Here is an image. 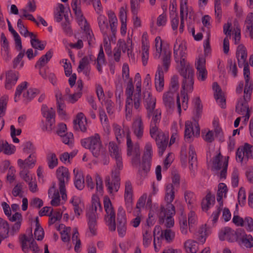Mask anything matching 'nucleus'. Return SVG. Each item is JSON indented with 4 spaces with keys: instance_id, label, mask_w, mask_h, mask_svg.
<instances>
[{
    "instance_id": "dca6fc26",
    "label": "nucleus",
    "mask_w": 253,
    "mask_h": 253,
    "mask_svg": "<svg viewBox=\"0 0 253 253\" xmlns=\"http://www.w3.org/2000/svg\"><path fill=\"white\" fill-rule=\"evenodd\" d=\"M249 159H253V146L246 143L237 150L236 160L237 162L243 163Z\"/></svg>"
},
{
    "instance_id": "864d4df0",
    "label": "nucleus",
    "mask_w": 253,
    "mask_h": 253,
    "mask_svg": "<svg viewBox=\"0 0 253 253\" xmlns=\"http://www.w3.org/2000/svg\"><path fill=\"white\" fill-rule=\"evenodd\" d=\"M97 22L100 30L103 35H106L109 31V23L107 18L103 14H100L97 17Z\"/></svg>"
},
{
    "instance_id": "bb28decb",
    "label": "nucleus",
    "mask_w": 253,
    "mask_h": 253,
    "mask_svg": "<svg viewBox=\"0 0 253 253\" xmlns=\"http://www.w3.org/2000/svg\"><path fill=\"white\" fill-rule=\"evenodd\" d=\"M231 26V23L229 22H228L223 26V32L225 35H227V37L228 36L231 35L232 32L234 43L238 44L241 40V30L239 27L238 24L236 23L234 24L235 28L233 31H232Z\"/></svg>"
},
{
    "instance_id": "ea45409f",
    "label": "nucleus",
    "mask_w": 253,
    "mask_h": 253,
    "mask_svg": "<svg viewBox=\"0 0 253 253\" xmlns=\"http://www.w3.org/2000/svg\"><path fill=\"white\" fill-rule=\"evenodd\" d=\"M212 89L216 102L221 108H225L226 105L225 96L216 83H213Z\"/></svg>"
},
{
    "instance_id": "0e129e2a",
    "label": "nucleus",
    "mask_w": 253,
    "mask_h": 253,
    "mask_svg": "<svg viewBox=\"0 0 253 253\" xmlns=\"http://www.w3.org/2000/svg\"><path fill=\"white\" fill-rule=\"evenodd\" d=\"M52 56V52L51 50L47 51L45 55H42L37 62L35 67L38 68H41L45 66L50 60Z\"/></svg>"
},
{
    "instance_id": "f8f14e48",
    "label": "nucleus",
    "mask_w": 253,
    "mask_h": 253,
    "mask_svg": "<svg viewBox=\"0 0 253 253\" xmlns=\"http://www.w3.org/2000/svg\"><path fill=\"white\" fill-rule=\"evenodd\" d=\"M126 84L125 93L126 95V118L127 121H130L132 116V108L134 106V86L132 80L125 82Z\"/></svg>"
},
{
    "instance_id": "8fccbe9b",
    "label": "nucleus",
    "mask_w": 253,
    "mask_h": 253,
    "mask_svg": "<svg viewBox=\"0 0 253 253\" xmlns=\"http://www.w3.org/2000/svg\"><path fill=\"white\" fill-rule=\"evenodd\" d=\"M1 41V53L5 60H9L11 58V55L9 52L8 43L3 33L0 35Z\"/></svg>"
},
{
    "instance_id": "f257e3e1",
    "label": "nucleus",
    "mask_w": 253,
    "mask_h": 253,
    "mask_svg": "<svg viewBox=\"0 0 253 253\" xmlns=\"http://www.w3.org/2000/svg\"><path fill=\"white\" fill-rule=\"evenodd\" d=\"M186 43L180 38H177L173 45L174 58L176 63V69L183 77V91L176 97V106L179 116L182 110L188 108V98L185 92H191L193 89L194 71L192 67L185 60L186 57Z\"/></svg>"
},
{
    "instance_id": "b1692460",
    "label": "nucleus",
    "mask_w": 253,
    "mask_h": 253,
    "mask_svg": "<svg viewBox=\"0 0 253 253\" xmlns=\"http://www.w3.org/2000/svg\"><path fill=\"white\" fill-rule=\"evenodd\" d=\"M118 232L120 237H123L126 230V218L124 208L120 206L118 208L117 213Z\"/></svg>"
},
{
    "instance_id": "a211bd4d",
    "label": "nucleus",
    "mask_w": 253,
    "mask_h": 253,
    "mask_svg": "<svg viewBox=\"0 0 253 253\" xmlns=\"http://www.w3.org/2000/svg\"><path fill=\"white\" fill-rule=\"evenodd\" d=\"M153 155L152 145L150 142L145 144L143 157V162L141 165L142 169L139 170V173L142 175L146 174L150 169V160Z\"/></svg>"
},
{
    "instance_id": "09e8293b",
    "label": "nucleus",
    "mask_w": 253,
    "mask_h": 253,
    "mask_svg": "<svg viewBox=\"0 0 253 253\" xmlns=\"http://www.w3.org/2000/svg\"><path fill=\"white\" fill-rule=\"evenodd\" d=\"M248 100L244 97L239 98L236 104V111L241 115H244L246 112H250L248 105Z\"/></svg>"
},
{
    "instance_id": "9b49d317",
    "label": "nucleus",
    "mask_w": 253,
    "mask_h": 253,
    "mask_svg": "<svg viewBox=\"0 0 253 253\" xmlns=\"http://www.w3.org/2000/svg\"><path fill=\"white\" fill-rule=\"evenodd\" d=\"M175 214V209L173 205H169V208H165V206H161L159 213L160 223L164 224L167 228H170L174 224L173 216Z\"/></svg>"
},
{
    "instance_id": "e433bc0d",
    "label": "nucleus",
    "mask_w": 253,
    "mask_h": 253,
    "mask_svg": "<svg viewBox=\"0 0 253 253\" xmlns=\"http://www.w3.org/2000/svg\"><path fill=\"white\" fill-rule=\"evenodd\" d=\"M74 182L75 186L79 190L84 187V178L82 171L79 168H75L73 170Z\"/></svg>"
},
{
    "instance_id": "37998d69",
    "label": "nucleus",
    "mask_w": 253,
    "mask_h": 253,
    "mask_svg": "<svg viewBox=\"0 0 253 253\" xmlns=\"http://www.w3.org/2000/svg\"><path fill=\"white\" fill-rule=\"evenodd\" d=\"M143 1V0H130L131 11L134 14L132 17V22L134 27L136 28L141 27V21L135 14L137 12L139 4Z\"/></svg>"
},
{
    "instance_id": "4be33fe9",
    "label": "nucleus",
    "mask_w": 253,
    "mask_h": 253,
    "mask_svg": "<svg viewBox=\"0 0 253 253\" xmlns=\"http://www.w3.org/2000/svg\"><path fill=\"white\" fill-rule=\"evenodd\" d=\"M22 251L28 253L31 250L33 253H39L40 250L36 241L32 237L23 235L20 239Z\"/></svg>"
},
{
    "instance_id": "1a4fd4ad",
    "label": "nucleus",
    "mask_w": 253,
    "mask_h": 253,
    "mask_svg": "<svg viewBox=\"0 0 253 253\" xmlns=\"http://www.w3.org/2000/svg\"><path fill=\"white\" fill-rule=\"evenodd\" d=\"M180 24L179 31L183 32L184 27V20L190 24L194 21L195 13L193 8L188 3V0H180Z\"/></svg>"
},
{
    "instance_id": "49530a36",
    "label": "nucleus",
    "mask_w": 253,
    "mask_h": 253,
    "mask_svg": "<svg viewBox=\"0 0 253 253\" xmlns=\"http://www.w3.org/2000/svg\"><path fill=\"white\" fill-rule=\"evenodd\" d=\"M161 228L160 226H156L154 230V242L153 245L155 251L158 252L162 247L163 233H160Z\"/></svg>"
},
{
    "instance_id": "680f3d73",
    "label": "nucleus",
    "mask_w": 253,
    "mask_h": 253,
    "mask_svg": "<svg viewBox=\"0 0 253 253\" xmlns=\"http://www.w3.org/2000/svg\"><path fill=\"white\" fill-rule=\"evenodd\" d=\"M65 7L61 3H58L54 9V20L57 22H60L63 19L64 15Z\"/></svg>"
},
{
    "instance_id": "774afa93",
    "label": "nucleus",
    "mask_w": 253,
    "mask_h": 253,
    "mask_svg": "<svg viewBox=\"0 0 253 253\" xmlns=\"http://www.w3.org/2000/svg\"><path fill=\"white\" fill-rule=\"evenodd\" d=\"M246 29L249 32L250 37L253 39V13H250L247 17L245 22Z\"/></svg>"
},
{
    "instance_id": "c85d7f7f",
    "label": "nucleus",
    "mask_w": 253,
    "mask_h": 253,
    "mask_svg": "<svg viewBox=\"0 0 253 253\" xmlns=\"http://www.w3.org/2000/svg\"><path fill=\"white\" fill-rule=\"evenodd\" d=\"M164 64L159 65L155 76V87L156 90L159 92H162L164 88Z\"/></svg>"
},
{
    "instance_id": "473e14b6",
    "label": "nucleus",
    "mask_w": 253,
    "mask_h": 253,
    "mask_svg": "<svg viewBox=\"0 0 253 253\" xmlns=\"http://www.w3.org/2000/svg\"><path fill=\"white\" fill-rule=\"evenodd\" d=\"M237 237L241 246L246 248H253V237L250 234H247L244 230H237Z\"/></svg>"
},
{
    "instance_id": "423d86ee",
    "label": "nucleus",
    "mask_w": 253,
    "mask_h": 253,
    "mask_svg": "<svg viewBox=\"0 0 253 253\" xmlns=\"http://www.w3.org/2000/svg\"><path fill=\"white\" fill-rule=\"evenodd\" d=\"M144 99L146 103V107L148 112V116H152L150 123L159 125L161 119V110L159 109L155 110L156 98L152 96L148 91L144 93Z\"/></svg>"
},
{
    "instance_id": "4468645a",
    "label": "nucleus",
    "mask_w": 253,
    "mask_h": 253,
    "mask_svg": "<svg viewBox=\"0 0 253 253\" xmlns=\"http://www.w3.org/2000/svg\"><path fill=\"white\" fill-rule=\"evenodd\" d=\"M150 44L149 37L146 32L143 33L141 39V46L139 51L143 66H146L148 62L150 55Z\"/></svg>"
},
{
    "instance_id": "3c124183",
    "label": "nucleus",
    "mask_w": 253,
    "mask_h": 253,
    "mask_svg": "<svg viewBox=\"0 0 253 253\" xmlns=\"http://www.w3.org/2000/svg\"><path fill=\"white\" fill-rule=\"evenodd\" d=\"M183 247L187 253H196L199 250L198 242L191 239H187L184 242Z\"/></svg>"
},
{
    "instance_id": "ddd939ff",
    "label": "nucleus",
    "mask_w": 253,
    "mask_h": 253,
    "mask_svg": "<svg viewBox=\"0 0 253 253\" xmlns=\"http://www.w3.org/2000/svg\"><path fill=\"white\" fill-rule=\"evenodd\" d=\"M121 169H113L112 171V181H111L109 176H106L105 179V185L108 192L113 195L117 192L120 187V172Z\"/></svg>"
},
{
    "instance_id": "338daca9",
    "label": "nucleus",
    "mask_w": 253,
    "mask_h": 253,
    "mask_svg": "<svg viewBox=\"0 0 253 253\" xmlns=\"http://www.w3.org/2000/svg\"><path fill=\"white\" fill-rule=\"evenodd\" d=\"M0 149L1 152L7 155H11L15 153L16 147L11 144H9L6 141L3 142L1 145Z\"/></svg>"
},
{
    "instance_id": "13d9d810",
    "label": "nucleus",
    "mask_w": 253,
    "mask_h": 253,
    "mask_svg": "<svg viewBox=\"0 0 253 253\" xmlns=\"http://www.w3.org/2000/svg\"><path fill=\"white\" fill-rule=\"evenodd\" d=\"M215 197L211 193H208L202 202V208L203 211H207L214 204Z\"/></svg>"
},
{
    "instance_id": "69168bd1",
    "label": "nucleus",
    "mask_w": 253,
    "mask_h": 253,
    "mask_svg": "<svg viewBox=\"0 0 253 253\" xmlns=\"http://www.w3.org/2000/svg\"><path fill=\"white\" fill-rule=\"evenodd\" d=\"M46 161L48 168L50 169H53L58 164V160L55 153L53 152L49 153L46 156Z\"/></svg>"
},
{
    "instance_id": "58836bf2",
    "label": "nucleus",
    "mask_w": 253,
    "mask_h": 253,
    "mask_svg": "<svg viewBox=\"0 0 253 253\" xmlns=\"http://www.w3.org/2000/svg\"><path fill=\"white\" fill-rule=\"evenodd\" d=\"M86 119L84 114L81 112L78 113L74 120V128L84 132L86 130Z\"/></svg>"
},
{
    "instance_id": "4d7b16f0",
    "label": "nucleus",
    "mask_w": 253,
    "mask_h": 253,
    "mask_svg": "<svg viewBox=\"0 0 253 253\" xmlns=\"http://www.w3.org/2000/svg\"><path fill=\"white\" fill-rule=\"evenodd\" d=\"M57 230L60 231L62 240L64 242L69 241L70 237L69 234L71 232V228L66 227L64 224H61L57 227Z\"/></svg>"
},
{
    "instance_id": "f704fd0d",
    "label": "nucleus",
    "mask_w": 253,
    "mask_h": 253,
    "mask_svg": "<svg viewBox=\"0 0 253 253\" xmlns=\"http://www.w3.org/2000/svg\"><path fill=\"white\" fill-rule=\"evenodd\" d=\"M119 18L121 22L120 33L125 36L127 31V9L126 6H122L119 9Z\"/></svg>"
},
{
    "instance_id": "f03ea898",
    "label": "nucleus",
    "mask_w": 253,
    "mask_h": 253,
    "mask_svg": "<svg viewBox=\"0 0 253 253\" xmlns=\"http://www.w3.org/2000/svg\"><path fill=\"white\" fill-rule=\"evenodd\" d=\"M71 6L75 14L76 20L83 31L82 38L83 40H91L93 34L83 13L81 9V0H71Z\"/></svg>"
},
{
    "instance_id": "6ab92c4d",
    "label": "nucleus",
    "mask_w": 253,
    "mask_h": 253,
    "mask_svg": "<svg viewBox=\"0 0 253 253\" xmlns=\"http://www.w3.org/2000/svg\"><path fill=\"white\" fill-rule=\"evenodd\" d=\"M200 132L198 123L194 118L185 122L184 137L186 139H190L193 136H198Z\"/></svg>"
},
{
    "instance_id": "6e6552de",
    "label": "nucleus",
    "mask_w": 253,
    "mask_h": 253,
    "mask_svg": "<svg viewBox=\"0 0 253 253\" xmlns=\"http://www.w3.org/2000/svg\"><path fill=\"white\" fill-rule=\"evenodd\" d=\"M82 145L89 149L94 157H97L101 153L102 145L99 135H94L81 140Z\"/></svg>"
},
{
    "instance_id": "5701e85b",
    "label": "nucleus",
    "mask_w": 253,
    "mask_h": 253,
    "mask_svg": "<svg viewBox=\"0 0 253 253\" xmlns=\"http://www.w3.org/2000/svg\"><path fill=\"white\" fill-rule=\"evenodd\" d=\"M124 197L126 209L128 212H131L133 205V192L131 183L129 181H126L125 183Z\"/></svg>"
},
{
    "instance_id": "a19ab883",
    "label": "nucleus",
    "mask_w": 253,
    "mask_h": 253,
    "mask_svg": "<svg viewBox=\"0 0 253 253\" xmlns=\"http://www.w3.org/2000/svg\"><path fill=\"white\" fill-rule=\"evenodd\" d=\"M175 191L172 184L168 183L165 186V195L164 200L167 203L165 208H169V206L173 205L171 203L174 199Z\"/></svg>"
},
{
    "instance_id": "7ed1b4c3",
    "label": "nucleus",
    "mask_w": 253,
    "mask_h": 253,
    "mask_svg": "<svg viewBox=\"0 0 253 253\" xmlns=\"http://www.w3.org/2000/svg\"><path fill=\"white\" fill-rule=\"evenodd\" d=\"M102 208L98 196L93 194L91 197V206L86 212L87 218L88 231L87 234L89 236H94L97 233V211H101Z\"/></svg>"
},
{
    "instance_id": "9d476101",
    "label": "nucleus",
    "mask_w": 253,
    "mask_h": 253,
    "mask_svg": "<svg viewBox=\"0 0 253 253\" xmlns=\"http://www.w3.org/2000/svg\"><path fill=\"white\" fill-rule=\"evenodd\" d=\"M103 205L106 212L104 217L105 223L110 231H114L116 228V214L112 202L107 196H105L103 198Z\"/></svg>"
},
{
    "instance_id": "c9c22d12",
    "label": "nucleus",
    "mask_w": 253,
    "mask_h": 253,
    "mask_svg": "<svg viewBox=\"0 0 253 253\" xmlns=\"http://www.w3.org/2000/svg\"><path fill=\"white\" fill-rule=\"evenodd\" d=\"M236 57L240 67L248 66L247 62V52L246 47L243 44L238 46L236 51Z\"/></svg>"
},
{
    "instance_id": "6e6d98bb",
    "label": "nucleus",
    "mask_w": 253,
    "mask_h": 253,
    "mask_svg": "<svg viewBox=\"0 0 253 253\" xmlns=\"http://www.w3.org/2000/svg\"><path fill=\"white\" fill-rule=\"evenodd\" d=\"M7 23L8 30L9 32L12 34L14 38L15 44V48L18 51H20L22 48L21 38L18 34L16 32V31L13 28L11 23L9 20H7Z\"/></svg>"
},
{
    "instance_id": "2f4dec72",
    "label": "nucleus",
    "mask_w": 253,
    "mask_h": 253,
    "mask_svg": "<svg viewBox=\"0 0 253 253\" xmlns=\"http://www.w3.org/2000/svg\"><path fill=\"white\" fill-rule=\"evenodd\" d=\"M218 237L220 240H226L230 242H234L237 237V231L229 227L221 228L218 232Z\"/></svg>"
},
{
    "instance_id": "393cba45",
    "label": "nucleus",
    "mask_w": 253,
    "mask_h": 253,
    "mask_svg": "<svg viewBox=\"0 0 253 253\" xmlns=\"http://www.w3.org/2000/svg\"><path fill=\"white\" fill-rule=\"evenodd\" d=\"M243 71L245 81L243 97L248 100H250L253 89V84L252 81L250 78V71L249 67L248 66H246L244 68Z\"/></svg>"
},
{
    "instance_id": "79ce46f5",
    "label": "nucleus",
    "mask_w": 253,
    "mask_h": 253,
    "mask_svg": "<svg viewBox=\"0 0 253 253\" xmlns=\"http://www.w3.org/2000/svg\"><path fill=\"white\" fill-rule=\"evenodd\" d=\"M48 197L51 199L50 203L52 206H58L60 204V198L58 190L55 183H53L48 189Z\"/></svg>"
},
{
    "instance_id": "de8ad7c7",
    "label": "nucleus",
    "mask_w": 253,
    "mask_h": 253,
    "mask_svg": "<svg viewBox=\"0 0 253 253\" xmlns=\"http://www.w3.org/2000/svg\"><path fill=\"white\" fill-rule=\"evenodd\" d=\"M228 190V188L225 183H220L218 185L216 193V200L220 206H223V199L227 197Z\"/></svg>"
},
{
    "instance_id": "e2e57ef3",
    "label": "nucleus",
    "mask_w": 253,
    "mask_h": 253,
    "mask_svg": "<svg viewBox=\"0 0 253 253\" xmlns=\"http://www.w3.org/2000/svg\"><path fill=\"white\" fill-rule=\"evenodd\" d=\"M96 68L99 72H102V67L106 64L105 55L103 52V47L100 46L99 52L96 60Z\"/></svg>"
},
{
    "instance_id": "412c9836",
    "label": "nucleus",
    "mask_w": 253,
    "mask_h": 253,
    "mask_svg": "<svg viewBox=\"0 0 253 253\" xmlns=\"http://www.w3.org/2000/svg\"><path fill=\"white\" fill-rule=\"evenodd\" d=\"M109 150L111 156L115 159L116 165L113 169H122L123 164L122 162V153L118 146L113 142L109 143Z\"/></svg>"
},
{
    "instance_id": "4c0bfd02",
    "label": "nucleus",
    "mask_w": 253,
    "mask_h": 253,
    "mask_svg": "<svg viewBox=\"0 0 253 253\" xmlns=\"http://www.w3.org/2000/svg\"><path fill=\"white\" fill-rule=\"evenodd\" d=\"M92 59V55H91L83 57L80 61L78 72L79 73L83 72L85 76H88L90 71L89 62Z\"/></svg>"
},
{
    "instance_id": "052dcab7",
    "label": "nucleus",
    "mask_w": 253,
    "mask_h": 253,
    "mask_svg": "<svg viewBox=\"0 0 253 253\" xmlns=\"http://www.w3.org/2000/svg\"><path fill=\"white\" fill-rule=\"evenodd\" d=\"M184 199L188 209H192L196 206V196L195 194L189 191H186L184 194Z\"/></svg>"
},
{
    "instance_id": "0eeeda50",
    "label": "nucleus",
    "mask_w": 253,
    "mask_h": 253,
    "mask_svg": "<svg viewBox=\"0 0 253 253\" xmlns=\"http://www.w3.org/2000/svg\"><path fill=\"white\" fill-rule=\"evenodd\" d=\"M27 83L24 82L18 85L16 89L14 96V100L17 102L20 99V96L22 93V99L25 102L31 101L39 93V90L35 88H30L27 90Z\"/></svg>"
},
{
    "instance_id": "7c9ffc66",
    "label": "nucleus",
    "mask_w": 253,
    "mask_h": 253,
    "mask_svg": "<svg viewBox=\"0 0 253 253\" xmlns=\"http://www.w3.org/2000/svg\"><path fill=\"white\" fill-rule=\"evenodd\" d=\"M132 132L137 139H141L144 133V126L140 116L135 117L131 127Z\"/></svg>"
},
{
    "instance_id": "bf43d9fd",
    "label": "nucleus",
    "mask_w": 253,
    "mask_h": 253,
    "mask_svg": "<svg viewBox=\"0 0 253 253\" xmlns=\"http://www.w3.org/2000/svg\"><path fill=\"white\" fill-rule=\"evenodd\" d=\"M174 92L168 90L163 94V101L165 106L168 108H171L173 105V96Z\"/></svg>"
},
{
    "instance_id": "5fc2aeb1",
    "label": "nucleus",
    "mask_w": 253,
    "mask_h": 253,
    "mask_svg": "<svg viewBox=\"0 0 253 253\" xmlns=\"http://www.w3.org/2000/svg\"><path fill=\"white\" fill-rule=\"evenodd\" d=\"M198 234V241L200 244L203 245L206 242L207 237L211 234V231L210 229L207 227V225L204 224L200 227Z\"/></svg>"
},
{
    "instance_id": "aec40b11",
    "label": "nucleus",
    "mask_w": 253,
    "mask_h": 253,
    "mask_svg": "<svg viewBox=\"0 0 253 253\" xmlns=\"http://www.w3.org/2000/svg\"><path fill=\"white\" fill-rule=\"evenodd\" d=\"M197 77L200 82L205 81L208 77V71L206 68V59L203 55L199 56L195 61Z\"/></svg>"
},
{
    "instance_id": "f3484780",
    "label": "nucleus",
    "mask_w": 253,
    "mask_h": 253,
    "mask_svg": "<svg viewBox=\"0 0 253 253\" xmlns=\"http://www.w3.org/2000/svg\"><path fill=\"white\" fill-rule=\"evenodd\" d=\"M42 114L46 119L45 125L42 127V129L45 131H51L53 128L55 122L54 110L52 108H49L46 105H42Z\"/></svg>"
},
{
    "instance_id": "603ef678",
    "label": "nucleus",
    "mask_w": 253,
    "mask_h": 253,
    "mask_svg": "<svg viewBox=\"0 0 253 253\" xmlns=\"http://www.w3.org/2000/svg\"><path fill=\"white\" fill-rule=\"evenodd\" d=\"M179 225L181 233L183 235H187L188 233V222H187L186 214L183 209H181V214L179 216Z\"/></svg>"
},
{
    "instance_id": "c03bdc74",
    "label": "nucleus",
    "mask_w": 253,
    "mask_h": 253,
    "mask_svg": "<svg viewBox=\"0 0 253 253\" xmlns=\"http://www.w3.org/2000/svg\"><path fill=\"white\" fill-rule=\"evenodd\" d=\"M7 217L9 221L15 222L12 227V230L14 232L19 231L23 219L21 213L20 212L12 213L9 214Z\"/></svg>"
},
{
    "instance_id": "a878e982",
    "label": "nucleus",
    "mask_w": 253,
    "mask_h": 253,
    "mask_svg": "<svg viewBox=\"0 0 253 253\" xmlns=\"http://www.w3.org/2000/svg\"><path fill=\"white\" fill-rule=\"evenodd\" d=\"M56 176L58 181L59 187L63 189L64 186L68 183L70 173L68 169L63 166L58 167L56 170Z\"/></svg>"
},
{
    "instance_id": "20e7f679",
    "label": "nucleus",
    "mask_w": 253,
    "mask_h": 253,
    "mask_svg": "<svg viewBox=\"0 0 253 253\" xmlns=\"http://www.w3.org/2000/svg\"><path fill=\"white\" fill-rule=\"evenodd\" d=\"M162 56L163 64L165 72L169 70L170 64V52L163 47V41L160 36L156 37L154 41V50L153 56L155 59H160Z\"/></svg>"
},
{
    "instance_id": "a18cd8bd",
    "label": "nucleus",
    "mask_w": 253,
    "mask_h": 253,
    "mask_svg": "<svg viewBox=\"0 0 253 253\" xmlns=\"http://www.w3.org/2000/svg\"><path fill=\"white\" fill-rule=\"evenodd\" d=\"M70 203L74 207L75 213L79 216L83 212L84 208V202L80 197L74 196L70 200Z\"/></svg>"
},
{
    "instance_id": "39448f33",
    "label": "nucleus",
    "mask_w": 253,
    "mask_h": 253,
    "mask_svg": "<svg viewBox=\"0 0 253 253\" xmlns=\"http://www.w3.org/2000/svg\"><path fill=\"white\" fill-rule=\"evenodd\" d=\"M158 124L150 123V133L152 138L155 139L158 147L160 156L163 155L167 147L169 136L158 129Z\"/></svg>"
},
{
    "instance_id": "72a5a7b5",
    "label": "nucleus",
    "mask_w": 253,
    "mask_h": 253,
    "mask_svg": "<svg viewBox=\"0 0 253 253\" xmlns=\"http://www.w3.org/2000/svg\"><path fill=\"white\" fill-rule=\"evenodd\" d=\"M18 73L9 70L5 72L4 87L6 89H11L16 84L18 79Z\"/></svg>"
},
{
    "instance_id": "2eb2a0df",
    "label": "nucleus",
    "mask_w": 253,
    "mask_h": 253,
    "mask_svg": "<svg viewBox=\"0 0 253 253\" xmlns=\"http://www.w3.org/2000/svg\"><path fill=\"white\" fill-rule=\"evenodd\" d=\"M126 146L127 155L131 157L132 164L135 165L140 160V146L138 143H132L128 133L126 135Z\"/></svg>"
},
{
    "instance_id": "cd10ccee",
    "label": "nucleus",
    "mask_w": 253,
    "mask_h": 253,
    "mask_svg": "<svg viewBox=\"0 0 253 253\" xmlns=\"http://www.w3.org/2000/svg\"><path fill=\"white\" fill-rule=\"evenodd\" d=\"M135 83L136 93L134 94V107L136 109H139L141 103V77L139 73H137L134 77Z\"/></svg>"
},
{
    "instance_id": "c756f323",
    "label": "nucleus",
    "mask_w": 253,
    "mask_h": 253,
    "mask_svg": "<svg viewBox=\"0 0 253 253\" xmlns=\"http://www.w3.org/2000/svg\"><path fill=\"white\" fill-rule=\"evenodd\" d=\"M37 162V155L30 154L25 160L18 159L17 166L20 169H32L35 167Z\"/></svg>"
}]
</instances>
